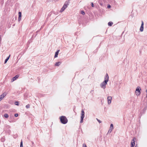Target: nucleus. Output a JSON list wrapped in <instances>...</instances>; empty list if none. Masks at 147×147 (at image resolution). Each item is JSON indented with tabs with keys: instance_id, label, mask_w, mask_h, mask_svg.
Instances as JSON below:
<instances>
[{
	"instance_id": "nucleus-1",
	"label": "nucleus",
	"mask_w": 147,
	"mask_h": 147,
	"mask_svg": "<svg viewBox=\"0 0 147 147\" xmlns=\"http://www.w3.org/2000/svg\"><path fill=\"white\" fill-rule=\"evenodd\" d=\"M109 76L108 74L107 73L105 77V80L100 84V87L103 89H105L106 88V85L109 81Z\"/></svg>"
},
{
	"instance_id": "nucleus-2",
	"label": "nucleus",
	"mask_w": 147,
	"mask_h": 147,
	"mask_svg": "<svg viewBox=\"0 0 147 147\" xmlns=\"http://www.w3.org/2000/svg\"><path fill=\"white\" fill-rule=\"evenodd\" d=\"M61 123L63 124H65L67 123L68 120L66 117L65 116H61L60 117Z\"/></svg>"
},
{
	"instance_id": "nucleus-3",
	"label": "nucleus",
	"mask_w": 147,
	"mask_h": 147,
	"mask_svg": "<svg viewBox=\"0 0 147 147\" xmlns=\"http://www.w3.org/2000/svg\"><path fill=\"white\" fill-rule=\"evenodd\" d=\"M69 0H68V1H66L65 2L63 6L60 10V12H63L67 7L68 5L69 4Z\"/></svg>"
},
{
	"instance_id": "nucleus-4",
	"label": "nucleus",
	"mask_w": 147,
	"mask_h": 147,
	"mask_svg": "<svg viewBox=\"0 0 147 147\" xmlns=\"http://www.w3.org/2000/svg\"><path fill=\"white\" fill-rule=\"evenodd\" d=\"M85 113L84 111L82 110L81 111V120L80 123H82L83 122L84 118L85 116Z\"/></svg>"
},
{
	"instance_id": "nucleus-5",
	"label": "nucleus",
	"mask_w": 147,
	"mask_h": 147,
	"mask_svg": "<svg viewBox=\"0 0 147 147\" xmlns=\"http://www.w3.org/2000/svg\"><path fill=\"white\" fill-rule=\"evenodd\" d=\"M141 88L139 86L137 87L136 90V92L137 96H139L140 94Z\"/></svg>"
},
{
	"instance_id": "nucleus-6",
	"label": "nucleus",
	"mask_w": 147,
	"mask_h": 147,
	"mask_svg": "<svg viewBox=\"0 0 147 147\" xmlns=\"http://www.w3.org/2000/svg\"><path fill=\"white\" fill-rule=\"evenodd\" d=\"M136 138L135 137L133 138L131 142V147H134L135 145V142Z\"/></svg>"
},
{
	"instance_id": "nucleus-7",
	"label": "nucleus",
	"mask_w": 147,
	"mask_h": 147,
	"mask_svg": "<svg viewBox=\"0 0 147 147\" xmlns=\"http://www.w3.org/2000/svg\"><path fill=\"white\" fill-rule=\"evenodd\" d=\"M141 22H142V24H141V26H140V30L141 32H142L143 31V30H144V22L143 21H142Z\"/></svg>"
},
{
	"instance_id": "nucleus-8",
	"label": "nucleus",
	"mask_w": 147,
	"mask_h": 147,
	"mask_svg": "<svg viewBox=\"0 0 147 147\" xmlns=\"http://www.w3.org/2000/svg\"><path fill=\"white\" fill-rule=\"evenodd\" d=\"M6 94L5 92H4L0 95V101L6 96Z\"/></svg>"
},
{
	"instance_id": "nucleus-9",
	"label": "nucleus",
	"mask_w": 147,
	"mask_h": 147,
	"mask_svg": "<svg viewBox=\"0 0 147 147\" xmlns=\"http://www.w3.org/2000/svg\"><path fill=\"white\" fill-rule=\"evenodd\" d=\"M112 98L111 96H108L107 98L108 104L109 105L111 103V100H112Z\"/></svg>"
},
{
	"instance_id": "nucleus-10",
	"label": "nucleus",
	"mask_w": 147,
	"mask_h": 147,
	"mask_svg": "<svg viewBox=\"0 0 147 147\" xmlns=\"http://www.w3.org/2000/svg\"><path fill=\"white\" fill-rule=\"evenodd\" d=\"M19 77L18 75H16L15 76L13 77L11 80V81L13 82L15 80L17 79Z\"/></svg>"
},
{
	"instance_id": "nucleus-11",
	"label": "nucleus",
	"mask_w": 147,
	"mask_h": 147,
	"mask_svg": "<svg viewBox=\"0 0 147 147\" xmlns=\"http://www.w3.org/2000/svg\"><path fill=\"white\" fill-rule=\"evenodd\" d=\"M59 51H60V50H58L57 51H56L55 52V56H54V57L55 58H56V57H57L58 55V54H59Z\"/></svg>"
},
{
	"instance_id": "nucleus-12",
	"label": "nucleus",
	"mask_w": 147,
	"mask_h": 147,
	"mask_svg": "<svg viewBox=\"0 0 147 147\" xmlns=\"http://www.w3.org/2000/svg\"><path fill=\"white\" fill-rule=\"evenodd\" d=\"M103 0H98V3L101 6H103Z\"/></svg>"
},
{
	"instance_id": "nucleus-13",
	"label": "nucleus",
	"mask_w": 147,
	"mask_h": 147,
	"mask_svg": "<svg viewBox=\"0 0 147 147\" xmlns=\"http://www.w3.org/2000/svg\"><path fill=\"white\" fill-rule=\"evenodd\" d=\"M10 55H9L8 57H7L6 59L5 60V61H4V63H6L7 61H8V60L9 59V57H10Z\"/></svg>"
},
{
	"instance_id": "nucleus-14",
	"label": "nucleus",
	"mask_w": 147,
	"mask_h": 147,
	"mask_svg": "<svg viewBox=\"0 0 147 147\" xmlns=\"http://www.w3.org/2000/svg\"><path fill=\"white\" fill-rule=\"evenodd\" d=\"M61 63V62H57L55 64V65L57 66H59Z\"/></svg>"
},
{
	"instance_id": "nucleus-15",
	"label": "nucleus",
	"mask_w": 147,
	"mask_h": 147,
	"mask_svg": "<svg viewBox=\"0 0 147 147\" xmlns=\"http://www.w3.org/2000/svg\"><path fill=\"white\" fill-rule=\"evenodd\" d=\"M113 24V22H108V25L109 26H111Z\"/></svg>"
},
{
	"instance_id": "nucleus-16",
	"label": "nucleus",
	"mask_w": 147,
	"mask_h": 147,
	"mask_svg": "<svg viewBox=\"0 0 147 147\" xmlns=\"http://www.w3.org/2000/svg\"><path fill=\"white\" fill-rule=\"evenodd\" d=\"M110 129H113V125L112 123H111L110 125Z\"/></svg>"
},
{
	"instance_id": "nucleus-17",
	"label": "nucleus",
	"mask_w": 147,
	"mask_h": 147,
	"mask_svg": "<svg viewBox=\"0 0 147 147\" xmlns=\"http://www.w3.org/2000/svg\"><path fill=\"white\" fill-rule=\"evenodd\" d=\"M147 109V107L146 106L143 109L144 113H142V114H143L144 113V112H145V111H146ZM141 114V115L142 114Z\"/></svg>"
},
{
	"instance_id": "nucleus-18",
	"label": "nucleus",
	"mask_w": 147,
	"mask_h": 147,
	"mask_svg": "<svg viewBox=\"0 0 147 147\" xmlns=\"http://www.w3.org/2000/svg\"><path fill=\"white\" fill-rule=\"evenodd\" d=\"M4 116L5 118H7L9 117L8 114L6 113L5 114H4Z\"/></svg>"
},
{
	"instance_id": "nucleus-19",
	"label": "nucleus",
	"mask_w": 147,
	"mask_h": 147,
	"mask_svg": "<svg viewBox=\"0 0 147 147\" xmlns=\"http://www.w3.org/2000/svg\"><path fill=\"white\" fill-rule=\"evenodd\" d=\"M21 16H22V13H21V12H20V11L19 12H18V17L21 18Z\"/></svg>"
},
{
	"instance_id": "nucleus-20",
	"label": "nucleus",
	"mask_w": 147,
	"mask_h": 147,
	"mask_svg": "<svg viewBox=\"0 0 147 147\" xmlns=\"http://www.w3.org/2000/svg\"><path fill=\"white\" fill-rule=\"evenodd\" d=\"M15 105H16L18 106L19 105V102L18 101L15 102Z\"/></svg>"
},
{
	"instance_id": "nucleus-21",
	"label": "nucleus",
	"mask_w": 147,
	"mask_h": 147,
	"mask_svg": "<svg viewBox=\"0 0 147 147\" xmlns=\"http://www.w3.org/2000/svg\"><path fill=\"white\" fill-rule=\"evenodd\" d=\"M20 147H23V142L22 141L20 142Z\"/></svg>"
},
{
	"instance_id": "nucleus-22",
	"label": "nucleus",
	"mask_w": 147,
	"mask_h": 147,
	"mask_svg": "<svg viewBox=\"0 0 147 147\" xmlns=\"http://www.w3.org/2000/svg\"><path fill=\"white\" fill-rule=\"evenodd\" d=\"M26 107L27 109L29 108L30 107V105L29 104H28L27 105H26Z\"/></svg>"
},
{
	"instance_id": "nucleus-23",
	"label": "nucleus",
	"mask_w": 147,
	"mask_h": 147,
	"mask_svg": "<svg viewBox=\"0 0 147 147\" xmlns=\"http://www.w3.org/2000/svg\"><path fill=\"white\" fill-rule=\"evenodd\" d=\"M113 129H109L108 131V133H111Z\"/></svg>"
},
{
	"instance_id": "nucleus-24",
	"label": "nucleus",
	"mask_w": 147,
	"mask_h": 147,
	"mask_svg": "<svg viewBox=\"0 0 147 147\" xmlns=\"http://www.w3.org/2000/svg\"><path fill=\"white\" fill-rule=\"evenodd\" d=\"M81 13L82 15H84L85 13L84 11H81Z\"/></svg>"
},
{
	"instance_id": "nucleus-25",
	"label": "nucleus",
	"mask_w": 147,
	"mask_h": 147,
	"mask_svg": "<svg viewBox=\"0 0 147 147\" xmlns=\"http://www.w3.org/2000/svg\"><path fill=\"white\" fill-rule=\"evenodd\" d=\"M96 120H97V121H98V122L99 123H101V121H100V120L99 119H98L97 118H96Z\"/></svg>"
},
{
	"instance_id": "nucleus-26",
	"label": "nucleus",
	"mask_w": 147,
	"mask_h": 147,
	"mask_svg": "<svg viewBox=\"0 0 147 147\" xmlns=\"http://www.w3.org/2000/svg\"><path fill=\"white\" fill-rule=\"evenodd\" d=\"M82 147H87L86 145L85 144H83Z\"/></svg>"
},
{
	"instance_id": "nucleus-27",
	"label": "nucleus",
	"mask_w": 147,
	"mask_h": 147,
	"mask_svg": "<svg viewBox=\"0 0 147 147\" xmlns=\"http://www.w3.org/2000/svg\"><path fill=\"white\" fill-rule=\"evenodd\" d=\"M21 20V18L18 17V21L20 22Z\"/></svg>"
},
{
	"instance_id": "nucleus-28",
	"label": "nucleus",
	"mask_w": 147,
	"mask_h": 147,
	"mask_svg": "<svg viewBox=\"0 0 147 147\" xmlns=\"http://www.w3.org/2000/svg\"><path fill=\"white\" fill-rule=\"evenodd\" d=\"M18 115L17 113H16V114H15V115H14V116L15 117H17L18 116Z\"/></svg>"
},
{
	"instance_id": "nucleus-29",
	"label": "nucleus",
	"mask_w": 147,
	"mask_h": 147,
	"mask_svg": "<svg viewBox=\"0 0 147 147\" xmlns=\"http://www.w3.org/2000/svg\"><path fill=\"white\" fill-rule=\"evenodd\" d=\"M91 6L92 7H94V5L93 3H91Z\"/></svg>"
},
{
	"instance_id": "nucleus-30",
	"label": "nucleus",
	"mask_w": 147,
	"mask_h": 147,
	"mask_svg": "<svg viewBox=\"0 0 147 147\" xmlns=\"http://www.w3.org/2000/svg\"><path fill=\"white\" fill-rule=\"evenodd\" d=\"M111 6L110 5H109L107 6V8H111Z\"/></svg>"
},
{
	"instance_id": "nucleus-31",
	"label": "nucleus",
	"mask_w": 147,
	"mask_h": 147,
	"mask_svg": "<svg viewBox=\"0 0 147 147\" xmlns=\"http://www.w3.org/2000/svg\"><path fill=\"white\" fill-rule=\"evenodd\" d=\"M94 90H92L91 91H90V93H91Z\"/></svg>"
},
{
	"instance_id": "nucleus-32",
	"label": "nucleus",
	"mask_w": 147,
	"mask_h": 147,
	"mask_svg": "<svg viewBox=\"0 0 147 147\" xmlns=\"http://www.w3.org/2000/svg\"><path fill=\"white\" fill-rule=\"evenodd\" d=\"M135 147H138L137 146V145H136L135 146Z\"/></svg>"
},
{
	"instance_id": "nucleus-33",
	"label": "nucleus",
	"mask_w": 147,
	"mask_h": 147,
	"mask_svg": "<svg viewBox=\"0 0 147 147\" xmlns=\"http://www.w3.org/2000/svg\"><path fill=\"white\" fill-rule=\"evenodd\" d=\"M1 36L0 35V41H1Z\"/></svg>"
}]
</instances>
